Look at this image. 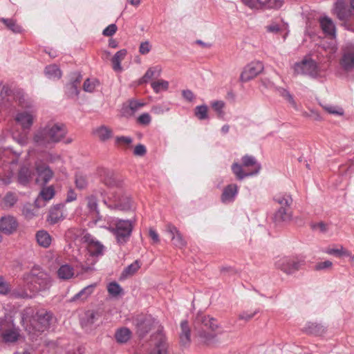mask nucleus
<instances>
[{"instance_id": "nucleus-1", "label": "nucleus", "mask_w": 354, "mask_h": 354, "mask_svg": "<svg viewBox=\"0 0 354 354\" xmlns=\"http://www.w3.org/2000/svg\"><path fill=\"white\" fill-rule=\"evenodd\" d=\"M24 281L30 293L26 290L21 292L15 290L14 294L21 298H31L40 292L48 290L52 285L50 275L39 266H34L29 272L24 274Z\"/></svg>"}, {"instance_id": "nucleus-2", "label": "nucleus", "mask_w": 354, "mask_h": 354, "mask_svg": "<svg viewBox=\"0 0 354 354\" xmlns=\"http://www.w3.org/2000/svg\"><path fill=\"white\" fill-rule=\"evenodd\" d=\"M216 319L209 315H198L194 322L196 337L198 342L209 344L216 337L215 332L218 328Z\"/></svg>"}, {"instance_id": "nucleus-3", "label": "nucleus", "mask_w": 354, "mask_h": 354, "mask_svg": "<svg viewBox=\"0 0 354 354\" xmlns=\"http://www.w3.org/2000/svg\"><path fill=\"white\" fill-rule=\"evenodd\" d=\"M105 185L113 187H117L118 189L109 193L107 199L104 203L111 209H128L131 207V199L123 194V191L119 188L120 183L111 176L104 179Z\"/></svg>"}, {"instance_id": "nucleus-4", "label": "nucleus", "mask_w": 354, "mask_h": 354, "mask_svg": "<svg viewBox=\"0 0 354 354\" xmlns=\"http://www.w3.org/2000/svg\"><path fill=\"white\" fill-rule=\"evenodd\" d=\"M53 319L50 313L45 310H39L26 326V330L34 338L49 328Z\"/></svg>"}, {"instance_id": "nucleus-5", "label": "nucleus", "mask_w": 354, "mask_h": 354, "mask_svg": "<svg viewBox=\"0 0 354 354\" xmlns=\"http://www.w3.org/2000/svg\"><path fill=\"white\" fill-rule=\"evenodd\" d=\"M108 225L107 229L115 236L118 243H124L129 239L133 230V224L131 221L113 219L108 221Z\"/></svg>"}, {"instance_id": "nucleus-6", "label": "nucleus", "mask_w": 354, "mask_h": 354, "mask_svg": "<svg viewBox=\"0 0 354 354\" xmlns=\"http://www.w3.org/2000/svg\"><path fill=\"white\" fill-rule=\"evenodd\" d=\"M259 169L260 166L255 158L248 155L242 158V165L234 163L232 166V170L238 179H243L246 176L256 174Z\"/></svg>"}, {"instance_id": "nucleus-7", "label": "nucleus", "mask_w": 354, "mask_h": 354, "mask_svg": "<svg viewBox=\"0 0 354 354\" xmlns=\"http://www.w3.org/2000/svg\"><path fill=\"white\" fill-rule=\"evenodd\" d=\"M276 268L287 274H292L304 266V261L298 259L283 257L275 261Z\"/></svg>"}, {"instance_id": "nucleus-8", "label": "nucleus", "mask_w": 354, "mask_h": 354, "mask_svg": "<svg viewBox=\"0 0 354 354\" xmlns=\"http://www.w3.org/2000/svg\"><path fill=\"white\" fill-rule=\"evenodd\" d=\"M6 154L10 156V160L3 159V167L0 169V181L4 185L11 183V178L13 175L12 170L17 166L18 157L17 155L11 153L10 151H6Z\"/></svg>"}, {"instance_id": "nucleus-9", "label": "nucleus", "mask_w": 354, "mask_h": 354, "mask_svg": "<svg viewBox=\"0 0 354 354\" xmlns=\"http://www.w3.org/2000/svg\"><path fill=\"white\" fill-rule=\"evenodd\" d=\"M0 335L4 342H15L20 334L19 329L12 322L0 319Z\"/></svg>"}, {"instance_id": "nucleus-10", "label": "nucleus", "mask_w": 354, "mask_h": 354, "mask_svg": "<svg viewBox=\"0 0 354 354\" xmlns=\"http://www.w3.org/2000/svg\"><path fill=\"white\" fill-rule=\"evenodd\" d=\"M294 69L297 74L306 75L312 77L320 75L317 63L311 59H304L301 62L296 63Z\"/></svg>"}, {"instance_id": "nucleus-11", "label": "nucleus", "mask_w": 354, "mask_h": 354, "mask_svg": "<svg viewBox=\"0 0 354 354\" xmlns=\"http://www.w3.org/2000/svg\"><path fill=\"white\" fill-rule=\"evenodd\" d=\"M243 3L255 10H277L282 6L281 0H243Z\"/></svg>"}, {"instance_id": "nucleus-12", "label": "nucleus", "mask_w": 354, "mask_h": 354, "mask_svg": "<svg viewBox=\"0 0 354 354\" xmlns=\"http://www.w3.org/2000/svg\"><path fill=\"white\" fill-rule=\"evenodd\" d=\"M37 177L35 183L44 185L48 183L53 177L54 173L50 168L42 162V160L37 159L35 164Z\"/></svg>"}, {"instance_id": "nucleus-13", "label": "nucleus", "mask_w": 354, "mask_h": 354, "mask_svg": "<svg viewBox=\"0 0 354 354\" xmlns=\"http://www.w3.org/2000/svg\"><path fill=\"white\" fill-rule=\"evenodd\" d=\"M264 66L262 62L257 61L248 64L242 71L240 80L246 82L256 77L263 71Z\"/></svg>"}, {"instance_id": "nucleus-14", "label": "nucleus", "mask_w": 354, "mask_h": 354, "mask_svg": "<svg viewBox=\"0 0 354 354\" xmlns=\"http://www.w3.org/2000/svg\"><path fill=\"white\" fill-rule=\"evenodd\" d=\"M35 117V109L22 111L17 113L15 120L21 125L24 130H29L33 124Z\"/></svg>"}, {"instance_id": "nucleus-15", "label": "nucleus", "mask_w": 354, "mask_h": 354, "mask_svg": "<svg viewBox=\"0 0 354 354\" xmlns=\"http://www.w3.org/2000/svg\"><path fill=\"white\" fill-rule=\"evenodd\" d=\"M83 239L87 244L86 248L90 255L98 257L103 254L104 246L95 237L89 234H86Z\"/></svg>"}, {"instance_id": "nucleus-16", "label": "nucleus", "mask_w": 354, "mask_h": 354, "mask_svg": "<svg viewBox=\"0 0 354 354\" xmlns=\"http://www.w3.org/2000/svg\"><path fill=\"white\" fill-rule=\"evenodd\" d=\"M165 227L166 232L171 237L173 245L180 249H184L187 243L177 227L171 223L167 224Z\"/></svg>"}, {"instance_id": "nucleus-17", "label": "nucleus", "mask_w": 354, "mask_h": 354, "mask_svg": "<svg viewBox=\"0 0 354 354\" xmlns=\"http://www.w3.org/2000/svg\"><path fill=\"white\" fill-rule=\"evenodd\" d=\"M153 345L149 354H167L168 344L162 333L157 334L152 339Z\"/></svg>"}, {"instance_id": "nucleus-18", "label": "nucleus", "mask_w": 354, "mask_h": 354, "mask_svg": "<svg viewBox=\"0 0 354 354\" xmlns=\"http://www.w3.org/2000/svg\"><path fill=\"white\" fill-rule=\"evenodd\" d=\"M340 64L344 70L348 71L354 68V44L348 45L344 48Z\"/></svg>"}, {"instance_id": "nucleus-19", "label": "nucleus", "mask_w": 354, "mask_h": 354, "mask_svg": "<svg viewBox=\"0 0 354 354\" xmlns=\"http://www.w3.org/2000/svg\"><path fill=\"white\" fill-rule=\"evenodd\" d=\"M18 227L16 218L10 215L2 216L0 218V232L6 234H11Z\"/></svg>"}, {"instance_id": "nucleus-20", "label": "nucleus", "mask_w": 354, "mask_h": 354, "mask_svg": "<svg viewBox=\"0 0 354 354\" xmlns=\"http://www.w3.org/2000/svg\"><path fill=\"white\" fill-rule=\"evenodd\" d=\"M154 323L155 320L151 315L140 316L138 318L136 324L138 334L140 336L145 335L151 330Z\"/></svg>"}, {"instance_id": "nucleus-21", "label": "nucleus", "mask_w": 354, "mask_h": 354, "mask_svg": "<svg viewBox=\"0 0 354 354\" xmlns=\"http://www.w3.org/2000/svg\"><path fill=\"white\" fill-rule=\"evenodd\" d=\"M62 136L63 134H35L34 140L39 145L48 147L51 143L61 140Z\"/></svg>"}, {"instance_id": "nucleus-22", "label": "nucleus", "mask_w": 354, "mask_h": 354, "mask_svg": "<svg viewBox=\"0 0 354 354\" xmlns=\"http://www.w3.org/2000/svg\"><path fill=\"white\" fill-rule=\"evenodd\" d=\"M323 32L329 38L335 39L336 28L334 22L328 17H322L319 20Z\"/></svg>"}, {"instance_id": "nucleus-23", "label": "nucleus", "mask_w": 354, "mask_h": 354, "mask_svg": "<svg viewBox=\"0 0 354 354\" xmlns=\"http://www.w3.org/2000/svg\"><path fill=\"white\" fill-rule=\"evenodd\" d=\"M334 12L341 20H345L351 14V9L347 6L346 3L343 0H337L335 3Z\"/></svg>"}, {"instance_id": "nucleus-24", "label": "nucleus", "mask_w": 354, "mask_h": 354, "mask_svg": "<svg viewBox=\"0 0 354 354\" xmlns=\"http://www.w3.org/2000/svg\"><path fill=\"white\" fill-rule=\"evenodd\" d=\"M57 274L59 279L69 280L75 277V273L74 268L72 266L64 263L60 266L57 269Z\"/></svg>"}, {"instance_id": "nucleus-25", "label": "nucleus", "mask_w": 354, "mask_h": 354, "mask_svg": "<svg viewBox=\"0 0 354 354\" xmlns=\"http://www.w3.org/2000/svg\"><path fill=\"white\" fill-rule=\"evenodd\" d=\"M238 187L235 184L227 185L223 190L221 195L223 203H227L234 201V196L237 194Z\"/></svg>"}, {"instance_id": "nucleus-26", "label": "nucleus", "mask_w": 354, "mask_h": 354, "mask_svg": "<svg viewBox=\"0 0 354 354\" xmlns=\"http://www.w3.org/2000/svg\"><path fill=\"white\" fill-rule=\"evenodd\" d=\"M291 218L290 206L280 207L274 214V220L276 222L288 221Z\"/></svg>"}, {"instance_id": "nucleus-27", "label": "nucleus", "mask_w": 354, "mask_h": 354, "mask_svg": "<svg viewBox=\"0 0 354 354\" xmlns=\"http://www.w3.org/2000/svg\"><path fill=\"white\" fill-rule=\"evenodd\" d=\"M33 173L26 166H23L20 168L18 174V182L22 185L28 184L32 179Z\"/></svg>"}, {"instance_id": "nucleus-28", "label": "nucleus", "mask_w": 354, "mask_h": 354, "mask_svg": "<svg viewBox=\"0 0 354 354\" xmlns=\"http://www.w3.org/2000/svg\"><path fill=\"white\" fill-rule=\"evenodd\" d=\"M181 333L180 335V343L183 346H187L190 342V329L187 321H183L180 323Z\"/></svg>"}, {"instance_id": "nucleus-29", "label": "nucleus", "mask_w": 354, "mask_h": 354, "mask_svg": "<svg viewBox=\"0 0 354 354\" xmlns=\"http://www.w3.org/2000/svg\"><path fill=\"white\" fill-rule=\"evenodd\" d=\"M36 239L38 244L43 248L49 247L52 241L50 235L45 230L37 232Z\"/></svg>"}, {"instance_id": "nucleus-30", "label": "nucleus", "mask_w": 354, "mask_h": 354, "mask_svg": "<svg viewBox=\"0 0 354 354\" xmlns=\"http://www.w3.org/2000/svg\"><path fill=\"white\" fill-rule=\"evenodd\" d=\"M18 200L15 193L8 192L2 198L1 205L3 209H8L14 206Z\"/></svg>"}, {"instance_id": "nucleus-31", "label": "nucleus", "mask_w": 354, "mask_h": 354, "mask_svg": "<svg viewBox=\"0 0 354 354\" xmlns=\"http://www.w3.org/2000/svg\"><path fill=\"white\" fill-rule=\"evenodd\" d=\"M127 55V50L124 49L118 51L112 58L113 68L115 71H120L122 67L121 62L124 59Z\"/></svg>"}, {"instance_id": "nucleus-32", "label": "nucleus", "mask_w": 354, "mask_h": 354, "mask_svg": "<svg viewBox=\"0 0 354 354\" xmlns=\"http://www.w3.org/2000/svg\"><path fill=\"white\" fill-rule=\"evenodd\" d=\"M95 286V284H91L85 287L73 297V301H76L77 299L83 301L86 299L93 292Z\"/></svg>"}, {"instance_id": "nucleus-33", "label": "nucleus", "mask_w": 354, "mask_h": 354, "mask_svg": "<svg viewBox=\"0 0 354 354\" xmlns=\"http://www.w3.org/2000/svg\"><path fill=\"white\" fill-rule=\"evenodd\" d=\"M46 133H57L67 131L65 124L54 121L49 122L45 127Z\"/></svg>"}, {"instance_id": "nucleus-34", "label": "nucleus", "mask_w": 354, "mask_h": 354, "mask_svg": "<svg viewBox=\"0 0 354 354\" xmlns=\"http://www.w3.org/2000/svg\"><path fill=\"white\" fill-rule=\"evenodd\" d=\"M161 68L160 66H155L149 68L142 79L140 80V84L147 83L154 76H159L161 73Z\"/></svg>"}, {"instance_id": "nucleus-35", "label": "nucleus", "mask_w": 354, "mask_h": 354, "mask_svg": "<svg viewBox=\"0 0 354 354\" xmlns=\"http://www.w3.org/2000/svg\"><path fill=\"white\" fill-rule=\"evenodd\" d=\"M131 333L127 328H122L115 333V337L119 343H126L131 337Z\"/></svg>"}, {"instance_id": "nucleus-36", "label": "nucleus", "mask_w": 354, "mask_h": 354, "mask_svg": "<svg viewBox=\"0 0 354 354\" xmlns=\"http://www.w3.org/2000/svg\"><path fill=\"white\" fill-rule=\"evenodd\" d=\"M63 218V213L59 207H55L50 211L48 221L51 224L58 223Z\"/></svg>"}, {"instance_id": "nucleus-37", "label": "nucleus", "mask_w": 354, "mask_h": 354, "mask_svg": "<svg viewBox=\"0 0 354 354\" xmlns=\"http://www.w3.org/2000/svg\"><path fill=\"white\" fill-rule=\"evenodd\" d=\"M45 74L50 79H59L62 76L61 71L55 64L46 66Z\"/></svg>"}, {"instance_id": "nucleus-38", "label": "nucleus", "mask_w": 354, "mask_h": 354, "mask_svg": "<svg viewBox=\"0 0 354 354\" xmlns=\"http://www.w3.org/2000/svg\"><path fill=\"white\" fill-rule=\"evenodd\" d=\"M274 200L280 207L290 206L292 201L291 196L287 194H277L274 196Z\"/></svg>"}, {"instance_id": "nucleus-39", "label": "nucleus", "mask_w": 354, "mask_h": 354, "mask_svg": "<svg viewBox=\"0 0 354 354\" xmlns=\"http://www.w3.org/2000/svg\"><path fill=\"white\" fill-rule=\"evenodd\" d=\"M151 86L154 92L158 93L161 91H167L169 88V82L164 80H158L152 82Z\"/></svg>"}, {"instance_id": "nucleus-40", "label": "nucleus", "mask_w": 354, "mask_h": 354, "mask_svg": "<svg viewBox=\"0 0 354 354\" xmlns=\"http://www.w3.org/2000/svg\"><path fill=\"white\" fill-rule=\"evenodd\" d=\"M140 268V263L138 261H135L131 265L127 266L122 272V276L127 278L133 275Z\"/></svg>"}, {"instance_id": "nucleus-41", "label": "nucleus", "mask_w": 354, "mask_h": 354, "mask_svg": "<svg viewBox=\"0 0 354 354\" xmlns=\"http://www.w3.org/2000/svg\"><path fill=\"white\" fill-rule=\"evenodd\" d=\"M325 252L335 257L351 256V252L344 249L343 246H340L339 248H328L326 250Z\"/></svg>"}, {"instance_id": "nucleus-42", "label": "nucleus", "mask_w": 354, "mask_h": 354, "mask_svg": "<svg viewBox=\"0 0 354 354\" xmlns=\"http://www.w3.org/2000/svg\"><path fill=\"white\" fill-rule=\"evenodd\" d=\"M194 115L199 120H205L208 117V107L206 105L197 106L194 109Z\"/></svg>"}, {"instance_id": "nucleus-43", "label": "nucleus", "mask_w": 354, "mask_h": 354, "mask_svg": "<svg viewBox=\"0 0 354 354\" xmlns=\"http://www.w3.org/2000/svg\"><path fill=\"white\" fill-rule=\"evenodd\" d=\"M0 21H2L6 26L12 30L13 32L19 33L21 32V27L16 24V21L12 19L1 18Z\"/></svg>"}, {"instance_id": "nucleus-44", "label": "nucleus", "mask_w": 354, "mask_h": 354, "mask_svg": "<svg viewBox=\"0 0 354 354\" xmlns=\"http://www.w3.org/2000/svg\"><path fill=\"white\" fill-rule=\"evenodd\" d=\"M18 103L19 105L24 109H28L30 110L35 109L33 101L31 100V99L29 98L27 95H21L18 99Z\"/></svg>"}, {"instance_id": "nucleus-45", "label": "nucleus", "mask_w": 354, "mask_h": 354, "mask_svg": "<svg viewBox=\"0 0 354 354\" xmlns=\"http://www.w3.org/2000/svg\"><path fill=\"white\" fill-rule=\"evenodd\" d=\"M279 95L289 102L292 106H295L296 104L294 100L293 96L290 92L284 88L279 87L277 88Z\"/></svg>"}, {"instance_id": "nucleus-46", "label": "nucleus", "mask_w": 354, "mask_h": 354, "mask_svg": "<svg viewBox=\"0 0 354 354\" xmlns=\"http://www.w3.org/2000/svg\"><path fill=\"white\" fill-rule=\"evenodd\" d=\"M132 140L128 136H118L115 138V145L124 149H127L131 147Z\"/></svg>"}, {"instance_id": "nucleus-47", "label": "nucleus", "mask_w": 354, "mask_h": 354, "mask_svg": "<svg viewBox=\"0 0 354 354\" xmlns=\"http://www.w3.org/2000/svg\"><path fill=\"white\" fill-rule=\"evenodd\" d=\"M98 84L99 82L97 80L87 79L84 82L83 89L86 92L93 93Z\"/></svg>"}, {"instance_id": "nucleus-48", "label": "nucleus", "mask_w": 354, "mask_h": 354, "mask_svg": "<svg viewBox=\"0 0 354 354\" xmlns=\"http://www.w3.org/2000/svg\"><path fill=\"white\" fill-rule=\"evenodd\" d=\"M323 109L330 114L335 115H343L344 110L342 108L333 106L331 104H324L322 105Z\"/></svg>"}, {"instance_id": "nucleus-49", "label": "nucleus", "mask_w": 354, "mask_h": 354, "mask_svg": "<svg viewBox=\"0 0 354 354\" xmlns=\"http://www.w3.org/2000/svg\"><path fill=\"white\" fill-rule=\"evenodd\" d=\"M107 290L109 295L116 297L121 293L122 289L116 282H111L108 285Z\"/></svg>"}, {"instance_id": "nucleus-50", "label": "nucleus", "mask_w": 354, "mask_h": 354, "mask_svg": "<svg viewBox=\"0 0 354 354\" xmlns=\"http://www.w3.org/2000/svg\"><path fill=\"white\" fill-rule=\"evenodd\" d=\"M55 195V190L52 186L44 187L40 192V196L44 201L50 200Z\"/></svg>"}, {"instance_id": "nucleus-51", "label": "nucleus", "mask_w": 354, "mask_h": 354, "mask_svg": "<svg viewBox=\"0 0 354 354\" xmlns=\"http://www.w3.org/2000/svg\"><path fill=\"white\" fill-rule=\"evenodd\" d=\"M37 159L42 160V162L44 161H46L50 163L55 162L56 161L59 160L60 159V156L57 154H53L50 153H44L41 155H40L39 157H38Z\"/></svg>"}, {"instance_id": "nucleus-52", "label": "nucleus", "mask_w": 354, "mask_h": 354, "mask_svg": "<svg viewBox=\"0 0 354 354\" xmlns=\"http://www.w3.org/2000/svg\"><path fill=\"white\" fill-rule=\"evenodd\" d=\"M212 108L218 113L219 116L223 115V109L225 107V102L221 100L214 101L211 103Z\"/></svg>"}, {"instance_id": "nucleus-53", "label": "nucleus", "mask_w": 354, "mask_h": 354, "mask_svg": "<svg viewBox=\"0 0 354 354\" xmlns=\"http://www.w3.org/2000/svg\"><path fill=\"white\" fill-rule=\"evenodd\" d=\"M11 290L10 285L3 277L0 276V295H6Z\"/></svg>"}, {"instance_id": "nucleus-54", "label": "nucleus", "mask_w": 354, "mask_h": 354, "mask_svg": "<svg viewBox=\"0 0 354 354\" xmlns=\"http://www.w3.org/2000/svg\"><path fill=\"white\" fill-rule=\"evenodd\" d=\"M75 184H76V187L79 189L85 188L87 185L86 178L82 174H76Z\"/></svg>"}, {"instance_id": "nucleus-55", "label": "nucleus", "mask_w": 354, "mask_h": 354, "mask_svg": "<svg viewBox=\"0 0 354 354\" xmlns=\"http://www.w3.org/2000/svg\"><path fill=\"white\" fill-rule=\"evenodd\" d=\"M333 267V263L330 261H325L317 263L314 268L315 270L319 271L322 270H329Z\"/></svg>"}, {"instance_id": "nucleus-56", "label": "nucleus", "mask_w": 354, "mask_h": 354, "mask_svg": "<svg viewBox=\"0 0 354 354\" xmlns=\"http://www.w3.org/2000/svg\"><path fill=\"white\" fill-rule=\"evenodd\" d=\"M151 121V118L148 113H144L137 118V122L141 125H149Z\"/></svg>"}, {"instance_id": "nucleus-57", "label": "nucleus", "mask_w": 354, "mask_h": 354, "mask_svg": "<svg viewBox=\"0 0 354 354\" xmlns=\"http://www.w3.org/2000/svg\"><path fill=\"white\" fill-rule=\"evenodd\" d=\"M86 317L88 324H93L98 320L100 315L98 313L95 311H88L86 313Z\"/></svg>"}, {"instance_id": "nucleus-58", "label": "nucleus", "mask_w": 354, "mask_h": 354, "mask_svg": "<svg viewBox=\"0 0 354 354\" xmlns=\"http://www.w3.org/2000/svg\"><path fill=\"white\" fill-rule=\"evenodd\" d=\"M145 106V103L140 102L137 100H130L129 107L131 110V114H133L137 110Z\"/></svg>"}, {"instance_id": "nucleus-59", "label": "nucleus", "mask_w": 354, "mask_h": 354, "mask_svg": "<svg viewBox=\"0 0 354 354\" xmlns=\"http://www.w3.org/2000/svg\"><path fill=\"white\" fill-rule=\"evenodd\" d=\"M87 206L90 211L91 212H96L97 207V198L93 196H91L87 198Z\"/></svg>"}, {"instance_id": "nucleus-60", "label": "nucleus", "mask_w": 354, "mask_h": 354, "mask_svg": "<svg viewBox=\"0 0 354 354\" xmlns=\"http://www.w3.org/2000/svg\"><path fill=\"white\" fill-rule=\"evenodd\" d=\"M117 26L115 24H112L108 26L102 32L103 35L111 37L114 35L117 31Z\"/></svg>"}, {"instance_id": "nucleus-61", "label": "nucleus", "mask_w": 354, "mask_h": 354, "mask_svg": "<svg viewBox=\"0 0 354 354\" xmlns=\"http://www.w3.org/2000/svg\"><path fill=\"white\" fill-rule=\"evenodd\" d=\"M151 46L150 43L147 41L142 42L139 47V52L142 55H146L149 53L151 50Z\"/></svg>"}, {"instance_id": "nucleus-62", "label": "nucleus", "mask_w": 354, "mask_h": 354, "mask_svg": "<svg viewBox=\"0 0 354 354\" xmlns=\"http://www.w3.org/2000/svg\"><path fill=\"white\" fill-rule=\"evenodd\" d=\"M78 84H79V81L77 80L75 82L70 84L68 95L71 97L78 95L79 92H80L78 90Z\"/></svg>"}, {"instance_id": "nucleus-63", "label": "nucleus", "mask_w": 354, "mask_h": 354, "mask_svg": "<svg viewBox=\"0 0 354 354\" xmlns=\"http://www.w3.org/2000/svg\"><path fill=\"white\" fill-rule=\"evenodd\" d=\"M13 138L21 145H24L27 143L28 137L27 134H13Z\"/></svg>"}, {"instance_id": "nucleus-64", "label": "nucleus", "mask_w": 354, "mask_h": 354, "mask_svg": "<svg viewBox=\"0 0 354 354\" xmlns=\"http://www.w3.org/2000/svg\"><path fill=\"white\" fill-rule=\"evenodd\" d=\"M182 95L188 102H192L195 99L194 94L191 90L187 89L182 91Z\"/></svg>"}]
</instances>
